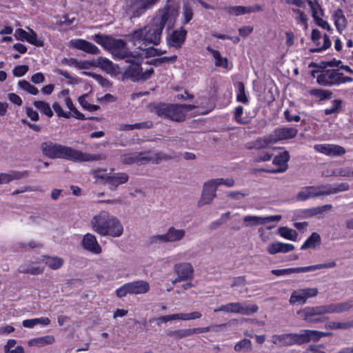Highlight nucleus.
<instances>
[{
    "mask_svg": "<svg viewBox=\"0 0 353 353\" xmlns=\"http://www.w3.org/2000/svg\"><path fill=\"white\" fill-rule=\"evenodd\" d=\"M171 12L170 6H165L159 11V14L150 23L130 34L129 41L134 46H138L140 49H143L142 46H158L161 43L163 30L171 16Z\"/></svg>",
    "mask_w": 353,
    "mask_h": 353,
    "instance_id": "1",
    "label": "nucleus"
},
{
    "mask_svg": "<svg viewBox=\"0 0 353 353\" xmlns=\"http://www.w3.org/2000/svg\"><path fill=\"white\" fill-rule=\"evenodd\" d=\"M194 105L157 103L150 105V112H154L161 119L175 122H183L185 120L186 112L193 110Z\"/></svg>",
    "mask_w": 353,
    "mask_h": 353,
    "instance_id": "2",
    "label": "nucleus"
},
{
    "mask_svg": "<svg viewBox=\"0 0 353 353\" xmlns=\"http://www.w3.org/2000/svg\"><path fill=\"white\" fill-rule=\"evenodd\" d=\"M92 224L93 230L103 236L119 237L123 232L120 221L106 211H101L94 216Z\"/></svg>",
    "mask_w": 353,
    "mask_h": 353,
    "instance_id": "3",
    "label": "nucleus"
},
{
    "mask_svg": "<svg viewBox=\"0 0 353 353\" xmlns=\"http://www.w3.org/2000/svg\"><path fill=\"white\" fill-rule=\"evenodd\" d=\"M41 150L46 156L51 159L61 158L77 162L85 161L88 159L86 154L79 150L52 142L43 143Z\"/></svg>",
    "mask_w": 353,
    "mask_h": 353,
    "instance_id": "4",
    "label": "nucleus"
},
{
    "mask_svg": "<svg viewBox=\"0 0 353 353\" xmlns=\"http://www.w3.org/2000/svg\"><path fill=\"white\" fill-rule=\"evenodd\" d=\"M347 183H341L337 187H316L307 186L301 189L297 194V199L300 201H305L312 197H318L323 195H330L348 190Z\"/></svg>",
    "mask_w": 353,
    "mask_h": 353,
    "instance_id": "5",
    "label": "nucleus"
},
{
    "mask_svg": "<svg viewBox=\"0 0 353 353\" xmlns=\"http://www.w3.org/2000/svg\"><path fill=\"white\" fill-rule=\"evenodd\" d=\"M316 82L323 86L332 87L353 82V78L345 76L338 69H327L317 76Z\"/></svg>",
    "mask_w": 353,
    "mask_h": 353,
    "instance_id": "6",
    "label": "nucleus"
},
{
    "mask_svg": "<svg viewBox=\"0 0 353 353\" xmlns=\"http://www.w3.org/2000/svg\"><path fill=\"white\" fill-rule=\"evenodd\" d=\"M160 0H125V11L130 19L138 18Z\"/></svg>",
    "mask_w": 353,
    "mask_h": 353,
    "instance_id": "7",
    "label": "nucleus"
},
{
    "mask_svg": "<svg viewBox=\"0 0 353 353\" xmlns=\"http://www.w3.org/2000/svg\"><path fill=\"white\" fill-rule=\"evenodd\" d=\"M297 315L299 316L308 324H317L325 322L329 318L323 316L326 314L325 305L305 307L297 311Z\"/></svg>",
    "mask_w": 353,
    "mask_h": 353,
    "instance_id": "8",
    "label": "nucleus"
},
{
    "mask_svg": "<svg viewBox=\"0 0 353 353\" xmlns=\"http://www.w3.org/2000/svg\"><path fill=\"white\" fill-rule=\"evenodd\" d=\"M150 286L148 281L137 280L126 283L116 290V295L119 298H123L128 294H141L150 291Z\"/></svg>",
    "mask_w": 353,
    "mask_h": 353,
    "instance_id": "9",
    "label": "nucleus"
},
{
    "mask_svg": "<svg viewBox=\"0 0 353 353\" xmlns=\"http://www.w3.org/2000/svg\"><path fill=\"white\" fill-rule=\"evenodd\" d=\"M259 307L256 305H246L245 303H229L225 305H221L218 308L214 309L215 312H225L228 313L241 314L243 315H250L257 312Z\"/></svg>",
    "mask_w": 353,
    "mask_h": 353,
    "instance_id": "10",
    "label": "nucleus"
},
{
    "mask_svg": "<svg viewBox=\"0 0 353 353\" xmlns=\"http://www.w3.org/2000/svg\"><path fill=\"white\" fill-rule=\"evenodd\" d=\"M336 263L334 261H330L328 263H320L312 265L305 267L290 268L285 269H276L272 270L271 273L275 276H280L283 275H289L293 273H302L310 271H315L323 268H334Z\"/></svg>",
    "mask_w": 353,
    "mask_h": 353,
    "instance_id": "11",
    "label": "nucleus"
},
{
    "mask_svg": "<svg viewBox=\"0 0 353 353\" xmlns=\"http://www.w3.org/2000/svg\"><path fill=\"white\" fill-rule=\"evenodd\" d=\"M127 63H130L123 73V78L130 79L136 82L140 80L142 68L141 67L142 63V58L139 55H130V57L125 59Z\"/></svg>",
    "mask_w": 353,
    "mask_h": 353,
    "instance_id": "12",
    "label": "nucleus"
},
{
    "mask_svg": "<svg viewBox=\"0 0 353 353\" xmlns=\"http://www.w3.org/2000/svg\"><path fill=\"white\" fill-rule=\"evenodd\" d=\"M126 43L121 39H114L111 37L108 49L111 52L116 59H128L132 55L128 50Z\"/></svg>",
    "mask_w": 353,
    "mask_h": 353,
    "instance_id": "13",
    "label": "nucleus"
},
{
    "mask_svg": "<svg viewBox=\"0 0 353 353\" xmlns=\"http://www.w3.org/2000/svg\"><path fill=\"white\" fill-rule=\"evenodd\" d=\"M27 28L28 31H26L22 28L17 29L14 32L15 39L21 41H27L37 47L43 46V40L41 38H39L37 34L32 29Z\"/></svg>",
    "mask_w": 353,
    "mask_h": 353,
    "instance_id": "14",
    "label": "nucleus"
},
{
    "mask_svg": "<svg viewBox=\"0 0 353 353\" xmlns=\"http://www.w3.org/2000/svg\"><path fill=\"white\" fill-rule=\"evenodd\" d=\"M298 130L294 127H279L275 128L271 133L272 140L274 143L278 142L291 139L297 135Z\"/></svg>",
    "mask_w": 353,
    "mask_h": 353,
    "instance_id": "15",
    "label": "nucleus"
},
{
    "mask_svg": "<svg viewBox=\"0 0 353 353\" xmlns=\"http://www.w3.org/2000/svg\"><path fill=\"white\" fill-rule=\"evenodd\" d=\"M307 1L308 6H310L311 11H312V16L316 23V24L321 27L323 29L330 30L331 27L329 25V23L323 20L321 16H323L324 12L321 6V5L319 3L317 0H314V1L312 0H305Z\"/></svg>",
    "mask_w": 353,
    "mask_h": 353,
    "instance_id": "16",
    "label": "nucleus"
},
{
    "mask_svg": "<svg viewBox=\"0 0 353 353\" xmlns=\"http://www.w3.org/2000/svg\"><path fill=\"white\" fill-rule=\"evenodd\" d=\"M318 294L317 288H304L294 290L290 298V304H304L307 299L314 297Z\"/></svg>",
    "mask_w": 353,
    "mask_h": 353,
    "instance_id": "17",
    "label": "nucleus"
},
{
    "mask_svg": "<svg viewBox=\"0 0 353 353\" xmlns=\"http://www.w3.org/2000/svg\"><path fill=\"white\" fill-rule=\"evenodd\" d=\"M314 149L317 152L330 157L342 156L345 153V150L343 147L334 144H316L314 145Z\"/></svg>",
    "mask_w": 353,
    "mask_h": 353,
    "instance_id": "18",
    "label": "nucleus"
},
{
    "mask_svg": "<svg viewBox=\"0 0 353 353\" xmlns=\"http://www.w3.org/2000/svg\"><path fill=\"white\" fill-rule=\"evenodd\" d=\"M216 189L217 186L213 179L205 182L203 185L201 197L198 202V205L202 206L210 203L216 196Z\"/></svg>",
    "mask_w": 353,
    "mask_h": 353,
    "instance_id": "19",
    "label": "nucleus"
},
{
    "mask_svg": "<svg viewBox=\"0 0 353 353\" xmlns=\"http://www.w3.org/2000/svg\"><path fill=\"white\" fill-rule=\"evenodd\" d=\"M188 32L183 27L174 30L168 39V44L176 49L180 48L185 43Z\"/></svg>",
    "mask_w": 353,
    "mask_h": 353,
    "instance_id": "20",
    "label": "nucleus"
},
{
    "mask_svg": "<svg viewBox=\"0 0 353 353\" xmlns=\"http://www.w3.org/2000/svg\"><path fill=\"white\" fill-rule=\"evenodd\" d=\"M289 160V152L288 151H284L276 155L272 161L273 164L278 166V168L274 170H268L265 171L270 173L283 172L286 171L288 168V162Z\"/></svg>",
    "mask_w": 353,
    "mask_h": 353,
    "instance_id": "21",
    "label": "nucleus"
},
{
    "mask_svg": "<svg viewBox=\"0 0 353 353\" xmlns=\"http://www.w3.org/2000/svg\"><path fill=\"white\" fill-rule=\"evenodd\" d=\"M226 12L233 16H239L248 13L256 12L262 10V6L254 5L252 6H233L225 8Z\"/></svg>",
    "mask_w": 353,
    "mask_h": 353,
    "instance_id": "22",
    "label": "nucleus"
},
{
    "mask_svg": "<svg viewBox=\"0 0 353 353\" xmlns=\"http://www.w3.org/2000/svg\"><path fill=\"white\" fill-rule=\"evenodd\" d=\"M19 271L23 274H30L32 275L41 274L44 271L43 265L37 261H28L21 264L19 268Z\"/></svg>",
    "mask_w": 353,
    "mask_h": 353,
    "instance_id": "23",
    "label": "nucleus"
},
{
    "mask_svg": "<svg viewBox=\"0 0 353 353\" xmlns=\"http://www.w3.org/2000/svg\"><path fill=\"white\" fill-rule=\"evenodd\" d=\"M327 314H339L344 312H347L353 308V301L349 300L345 302L331 303L325 305Z\"/></svg>",
    "mask_w": 353,
    "mask_h": 353,
    "instance_id": "24",
    "label": "nucleus"
},
{
    "mask_svg": "<svg viewBox=\"0 0 353 353\" xmlns=\"http://www.w3.org/2000/svg\"><path fill=\"white\" fill-rule=\"evenodd\" d=\"M174 272L182 279H192L193 278L194 269L189 263H177L174 267Z\"/></svg>",
    "mask_w": 353,
    "mask_h": 353,
    "instance_id": "25",
    "label": "nucleus"
},
{
    "mask_svg": "<svg viewBox=\"0 0 353 353\" xmlns=\"http://www.w3.org/2000/svg\"><path fill=\"white\" fill-rule=\"evenodd\" d=\"M274 144L270 134L263 137H259L255 141L249 142L246 145L248 150H263L266 149L270 145Z\"/></svg>",
    "mask_w": 353,
    "mask_h": 353,
    "instance_id": "26",
    "label": "nucleus"
},
{
    "mask_svg": "<svg viewBox=\"0 0 353 353\" xmlns=\"http://www.w3.org/2000/svg\"><path fill=\"white\" fill-rule=\"evenodd\" d=\"M294 250V245L281 242L272 243L267 248L268 252L272 255L277 253H287Z\"/></svg>",
    "mask_w": 353,
    "mask_h": 353,
    "instance_id": "27",
    "label": "nucleus"
},
{
    "mask_svg": "<svg viewBox=\"0 0 353 353\" xmlns=\"http://www.w3.org/2000/svg\"><path fill=\"white\" fill-rule=\"evenodd\" d=\"M129 176L125 172H118L113 175L106 177V183L110 186L111 189H115L119 185L128 182Z\"/></svg>",
    "mask_w": 353,
    "mask_h": 353,
    "instance_id": "28",
    "label": "nucleus"
},
{
    "mask_svg": "<svg viewBox=\"0 0 353 353\" xmlns=\"http://www.w3.org/2000/svg\"><path fill=\"white\" fill-rule=\"evenodd\" d=\"M281 219V216H270L267 217H258L254 216H246L244 217V222H250V223L247 224V225H262L270 221H279Z\"/></svg>",
    "mask_w": 353,
    "mask_h": 353,
    "instance_id": "29",
    "label": "nucleus"
},
{
    "mask_svg": "<svg viewBox=\"0 0 353 353\" xmlns=\"http://www.w3.org/2000/svg\"><path fill=\"white\" fill-rule=\"evenodd\" d=\"M28 175V171H12L9 173L0 174V183H7L13 180H18Z\"/></svg>",
    "mask_w": 353,
    "mask_h": 353,
    "instance_id": "30",
    "label": "nucleus"
},
{
    "mask_svg": "<svg viewBox=\"0 0 353 353\" xmlns=\"http://www.w3.org/2000/svg\"><path fill=\"white\" fill-rule=\"evenodd\" d=\"M54 337L52 335H46L32 339L28 341V345L30 347H43L48 345H51L54 342Z\"/></svg>",
    "mask_w": 353,
    "mask_h": 353,
    "instance_id": "31",
    "label": "nucleus"
},
{
    "mask_svg": "<svg viewBox=\"0 0 353 353\" xmlns=\"http://www.w3.org/2000/svg\"><path fill=\"white\" fill-rule=\"evenodd\" d=\"M90 66L99 67L108 72L112 71L114 69L113 63L108 59L101 57L90 60Z\"/></svg>",
    "mask_w": 353,
    "mask_h": 353,
    "instance_id": "32",
    "label": "nucleus"
},
{
    "mask_svg": "<svg viewBox=\"0 0 353 353\" xmlns=\"http://www.w3.org/2000/svg\"><path fill=\"white\" fill-rule=\"evenodd\" d=\"M272 342L274 344L281 343L284 346L294 345V333L274 334L272 336Z\"/></svg>",
    "mask_w": 353,
    "mask_h": 353,
    "instance_id": "33",
    "label": "nucleus"
},
{
    "mask_svg": "<svg viewBox=\"0 0 353 353\" xmlns=\"http://www.w3.org/2000/svg\"><path fill=\"white\" fill-rule=\"evenodd\" d=\"M142 153H130L124 154L121 157V161L125 165H131L134 163H141L143 161H149V159L141 157Z\"/></svg>",
    "mask_w": 353,
    "mask_h": 353,
    "instance_id": "34",
    "label": "nucleus"
},
{
    "mask_svg": "<svg viewBox=\"0 0 353 353\" xmlns=\"http://www.w3.org/2000/svg\"><path fill=\"white\" fill-rule=\"evenodd\" d=\"M206 50L212 54L215 59V65L227 68L228 66V60L226 57H222L219 51L212 48L210 46H207Z\"/></svg>",
    "mask_w": 353,
    "mask_h": 353,
    "instance_id": "35",
    "label": "nucleus"
},
{
    "mask_svg": "<svg viewBox=\"0 0 353 353\" xmlns=\"http://www.w3.org/2000/svg\"><path fill=\"white\" fill-rule=\"evenodd\" d=\"M50 320L48 317H40L31 319H26L22 322V325L26 328H33L37 325L47 326L50 324Z\"/></svg>",
    "mask_w": 353,
    "mask_h": 353,
    "instance_id": "36",
    "label": "nucleus"
},
{
    "mask_svg": "<svg viewBox=\"0 0 353 353\" xmlns=\"http://www.w3.org/2000/svg\"><path fill=\"white\" fill-rule=\"evenodd\" d=\"M332 205L325 204L321 206L303 210L302 214L304 217H312L317 214H322L325 211L332 209Z\"/></svg>",
    "mask_w": 353,
    "mask_h": 353,
    "instance_id": "37",
    "label": "nucleus"
},
{
    "mask_svg": "<svg viewBox=\"0 0 353 353\" xmlns=\"http://www.w3.org/2000/svg\"><path fill=\"white\" fill-rule=\"evenodd\" d=\"M324 327L327 330H349L352 328V325L350 321L336 322L332 321H325Z\"/></svg>",
    "mask_w": 353,
    "mask_h": 353,
    "instance_id": "38",
    "label": "nucleus"
},
{
    "mask_svg": "<svg viewBox=\"0 0 353 353\" xmlns=\"http://www.w3.org/2000/svg\"><path fill=\"white\" fill-rule=\"evenodd\" d=\"M321 243V236L316 232H312V234L305 240L301 245V250L314 248Z\"/></svg>",
    "mask_w": 353,
    "mask_h": 353,
    "instance_id": "39",
    "label": "nucleus"
},
{
    "mask_svg": "<svg viewBox=\"0 0 353 353\" xmlns=\"http://www.w3.org/2000/svg\"><path fill=\"white\" fill-rule=\"evenodd\" d=\"M166 233L169 242H175L181 240L185 236V231L183 229H176L172 226Z\"/></svg>",
    "mask_w": 353,
    "mask_h": 353,
    "instance_id": "40",
    "label": "nucleus"
},
{
    "mask_svg": "<svg viewBox=\"0 0 353 353\" xmlns=\"http://www.w3.org/2000/svg\"><path fill=\"white\" fill-rule=\"evenodd\" d=\"M42 261L52 270L59 269L63 264V260L58 256H44Z\"/></svg>",
    "mask_w": 353,
    "mask_h": 353,
    "instance_id": "41",
    "label": "nucleus"
},
{
    "mask_svg": "<svg viewBox=\"0 0 353 353\" xmlns=\"http://www.w3.org/2000/svg\"><path fill=\"white\" fill-rule=\"evenodd\" d=\"M235 87L236 88V101L243 104H248L249 101L245 93L244 83L242 81H239Z\"/></svg>",
    "mask_w": 353,
    "mask_h": 353,
    "instance_id": "42",
    "label": "nucleus"
},
{
    "mask_svg": "<svg viewBox=\"0 0 353 353\" xmlns=\"http://www.w3.org/2000/svg\"><path fill=\"white\" fill-rule=\"evenodd\" d=\"M234 349L237 352H250L252 350V341L250 339H243L235 344Z\"/></svg>",
    "mask_w": 353,
    "mask_h": 353,
    "instance_id": "43",
    "label": "nucleus"
},
{
    "mask_svg": "<svg viewBox=\"0 0 353 353\" xmlns=\"http://www.w3.org/2000/svg\"><path fill=\"white\" fill-rule=\"evenodd\" d=\"M309 93L310 95L319 98L320 101L330 99L332 98V92L330 90L320 88L311 89Z\"/></svg>",
    "mask_w": 353,
    "mask_h": 353,
    "instance_id": "44",
    "label": "nucleus"
},
{
    "mask_svg": "<svg viewBox=\"0 0 353 353\" xmlns=\"http://www.w3.org/2000/svg\"><path fill=\"white\" fill-rule=\"evenodd\" d=\"M33 105L41 113L46 115L48 117H52L53 116V112L49 103L47 102L43 101H34Z\"/></svg>",
    "mask_w": 353,
    "mask_h": 353,
    "instance_id": "45",
    "label": "nucleus"
},
{
    "mask_svg": "<svg viewBox=\"0 0 353 353\" xmlns=\"http://www.w3.org/2000/svg\"><path fill=\"white\" fill-rule=\"evenodd\" d=\"M176 60H177V55L174 54L170 57H161V58H155V59L148 61L147 63L149 65H152L155 67H158V66H160V65H163V63H173Z\"/></svg>",
    "mask_w": 353,
    "mask_h": 353,
    "instance_id": "46",
    "label": "nucleus"
},
{
    "mask_svg": "<svg viewBox=\"0 0 353 353\" xmlns=\"http://www.w3.org/2000/svg\"><path fill=\"white\" fill-rule=\"evenodd\" d=\"M305 332H307L310 341H313L314 342H318L322 337L333 335V333L331 332H321L313 330H305Z\"/></svg>",
    "mask_w": 353,
    "mask_h": 353,
    "instance_id": "47",
    "label": "nucleus"
},
{
    "mask_svg": "<svg viewBox=\"0 0 353 353\" xmlns=\"http://www.w3.org/2000/svg\"><path fill=\"white\" fill-rule=\"evenodd\" d=\"M279 234L283 238L294 241L296 240L298 236L296 230L290 229L288 227H279Z\"/></svg>",
    "mask_w": 353,
    "mask_h": 353,
    "instance_id": "48",
    "label": "nucleus"
},
{
    "mask_svg": "<svg viewBox=\"0 0 353 353\" xmlns=\"http://www.w3.org/2000/svg\"><path fill=\"white\" fill-rule=\"evenodd\" d=\"M63 63L68 66L74 67L78 70H83L88 68V61H78L75 59H64L63 60Z\"/></svg>",
    "mask_w": 353,
    "mask_h": 353,
    "instance_id": "49",
    "label": "nucleus"
},
{
    "mask_svg": "<svg viewBox=\"0 0 353 353\" xmlns=\"http://www.w3.org/2000/svg\"><path fill=\"white\" fill-rule=\"evenodd\" d=\"M225 326V324L212 325L210 326H207V327L192 328V332H193V334L208 332L210 331L217 332L220 329L224 327Z\"/></svg>",
    "mask_w": 353,
    "mask_h": 353,
    "instance_id": "50",
    "label": "nucleus"
},
{
    "mask_svg": "<svg viewBox=\"0 0 353 353\" xmlns=\"http://www.w3.org/2000/svg\"><path fill=\"white\" fill-rule=\"evenodd\" d=\"M332 106L325 108L324 113L325 115H330L338 113L342 108L343 101L341 99H334L332 101Z\"/></svg>",
    "mask_w": 353,
    "mask_h": 353,
    "instance_id": "51",
    "label": "nucleus"
},
{
    "mask_svg": "<svg viewBox=\"0 0 353 353\" xmlns=\"http://www.w3.org/2000/svg\"><path fill=\"white\" fill-rule=\"evenodd\" d=\"M65 103L67 108L70 110L71 117H73L78 119H85V116L74 106L70 98L65 99Z\"/></svg>",
    "mask_w": 353,
    "mask_h": 353,
    "instance_id": "52",
    "label": "nucleus"
},
{
    "mask_svg": "<svg viewBox=\"0 0 353 353\" xmlns=\"http://www.w3.org/2000/svg\"><path fill=\"white\" fill-rule=\"evenodd\" d=\"M168 335L176 339H182L193 335L192 328L170 331L168 332Z\"/></svg>",
    "mask_w": 353,
    "mask_h": 353,
    "instance_id": "53",
    "label": "nucleus"
},
{
    "mask_svg": "<svg viewBox=\"0 0 353 353\" xmlns=\"http://www.w3.org/2000/svg\"><path fill=\"white\" fill-rule=\"evenodd\" d=\"M18 85L30 94L37 95L39 93L38 89L26 80L19 81Z\"/></svg>",
    "mask_w": 353,
    "mask_h": 353,
    "instance_id": "54",
    "label": "nucleus"
},
{
    "mask_svg": "<svg viewBox=\"0 0 353 353\" xmlns=\"http://www.w3.org/2000/svg\"><path fill=\"white\" fill-rule=\"evenodd\" d=\"M334 24L338 30L340 26H345L346 19L341 9L339 8L334 12Z\"/></svg>",
    "mask_w": 353,
    "mask_h": 353,
    "instance_id": "55",
    "label": "nucleus"
},
{
    "mask_svg": "<svg viewBox=\"0 0 353 353\" xmlns=\"http://www.w3.org/2000/svg\"><path fill=\"white\" fill-rule=\"evenodd\" d=\"M193 18V10L188 4H185L183 7L182 24L186 25L190 22Z\"/></svg>",
    "mask_w": 353,
    "mask_h": 353,
    "instance_id": "56",
    "label": "nucleus"
},
{
    "mask_svg": "<svg viewBox=\"0 0 353 353\" xmlns=\"http://www.w3.org/2000/svg\"><path fill=\"white\" fill-rule=\"evenodd\" d=\"M294 345H303L310 342V337L308 336L307 332L303 330L301 334L294 333Z\"/></svg>",
    "mask_w": 353,
    "mask_h": 353,
    "instance_id": "57",
    "label": "nucleus"
},
{
    "mask_svg": "<svg viewBox=\"0 0 353 353\" xmlns=\"http://www.w3.org/2000/svg\"><path fill=\"white\" fill-rule=\"evenodd\" d=\"M332 45V42L330 39L329 36L327 34L323 35V44L321 47L312 48L310 49L311 53L321 52L323 50L328 49Z\"/></svg>",
    "mask_w": 353,
    "mask_h": 353,
    "instance_id": "58",
    "label": "nucleus"
},
{
    "mask_svg": "<svg viewBox=\"0 0 353 353\" xmlns=\"http://www.w3.org/2000/svg\"><path fill=\"white\" fill-rule=\"evenodd\" d=\"M101 247L98 243L96 237L90 234V252L99 254L101 252Z\"/></svg>",
    "mask_w": 353,
    "mask_h": 353,
    "instance_id": "59",
    "label": "nucleus"
},
{
    "mask_svg": "<svg viewBox=\"0 0 353 353\" xmlns=\"http://www.w3.org/2000/svg\"><path fill=\"white\" fill-rule=\"evenodd\" d=\"M110 39V36H105L100 34H97L93 37L94 41L105 49H108Z\"/></svg>",
    "mask_w": 353,
    "mask_h": 353,
    "instance_id": "60",
    "label": "nucleus"
},
{
    "mask_svg": "<svg viewBox=\"0 0 353 353\" xmlns=\"http://www.w3.org/2000/svg\"><path fill=\"white\" fill-rule=\"evenodd\" d=\"M70 46L83 50L85 52H88V43L83 39H73L70 41Z\"/></svg>",
    "mask_w": 353,
    "mask_h": 353,
    "instance_id": "61",
    "label": "nucleus"
},
{
    "mask_svg": "<svg viewBox=\"0 0 353 353\" xmlns=\"http://www.w3.org/2000/svg\"><path fill=\"white\" fill-rule=\"evenodd\" d=\"M142 50H145V57H159L163 54L165 53V51H162L157 48H155L152 46L147 48L143 46Z\"/></svg>",
    "mask_w": 353,
    "mask_h": 353,
    "instance_id": "62",
    "label": "nucleus"
},
{
    "mask_svg": "<svg viewBox=\"0 0 353 353\" xmlns=\"http://www.w3.org/2000/svg\"><path fill=\"white\" fill-rule=\"evenodd\" d=\"M28 65H20L14 67L12 70V74L14 77H21L24 76L28 71Z\"/></svg>",
    "mask_w": 353,
    "mask_h": 353,
    "instance_id": "63",
    "label": "nucleus"
},
{
    "mask_svg": "<svg viewBox=\"0 0 353 353\" xmlns=\"http://www.w3.org/2000/svg\"><path fill=\"white\" fill-rule=\"evenodd\" d=\"M52 108L57 113V114L60 117L68 119L71 117V112H64L61 105L58 103H53Z\"/></svg>",
    "mask_w": 353,
    "mask_h": 353,
    "instance_id": "64",
    "label": "nucleus"
}]
</instances>
